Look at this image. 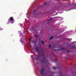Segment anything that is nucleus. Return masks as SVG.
Instances as JSON below:
<instances>
[{
  "mask_svg": "<svg viewBox=\"0 0 76 76\" xmlns=\"http://www.w3.org/2000/svg\"><path fill=\"white\" fill-rule=\"evenodd\" d=\"M36 12V10H33V12Z\"/></svg>",
  "mask_w": 76,
  "mask_h": 76,
  "instance_id": "ddd939ff",
  "label": "nucleus"
},
{
  "mask_svg": "<svg viewBox=\"0 0 76 76\" xmlns=\"http://www.w3.org/2000/svg\"><path fill=\"white\" fill-rule=\"evenodd\" d=\"M66 52H69V50H67V51H66Z\"/></svg>",
  "mask_w": 76,
  "mask_h": 76,
  "instance_id": "dca6fc26",
  "label": "nucleus"
},
{
  "mask_svg": "<svg viewBox=\"0 0 76 76\" xmlns=\"http://www.w3.org/2000/svg\"><path fill=\"white\" fill-rule=\"evenodd\" d=\"M42 44H44V42L43 41H42L41 42Z\"/></svg>",
  "mask_w": 76,
  "mask_h": 76,
  "instance_id": "423d86ee",
  "label": "nucleus"
},
{
  "mask_svg": "<svg viewBox=\"0 0 76 76\" xmlns=\"http://www.w3.org/2000/svg\"><path fill=\"white\" fill-rule=\"evenodd\" d=\"M23 34H24V33H23Z\"/></svg>",
  "mask_w": 76,
  "mask_h": 76,
  "instance_id": "4be33fe9",
  "label": "nucleus"
},
{
  "mask_svg": "<svg viewBox=\"0 0 76 76\" xmlns=\"http://www.w3.org/2000/svg\"><path fill=\"white\" fill-rule=\"evenodd\" d=\"M49 47H50V48L51 47V45H49Z\"/></svg>",
  "mask_w": 76,
  "mask_h": 76,
  "instance_id": "4468645a",
  "label": "nucleus"
},
{
  "mask_svg": "<svg viewBox=\"0 0 76 76\" xmlns=\"http://www.w3.org/2000/svg\"><path fill=\"white\" fill-rule=\"evenodd\" d=\"M56 18H57V17H56Z\"/></svg>",
  "mask_w": 76,
  "mask_h": 76,
  "instance_id": "aec40b11",
  "label": "nucleus"
},
{
  "mask_svg": "<svg viewBox=\"0 0 76 76\" xmlns=\"http://www.w3.org/2000/svg\"><path fill=\"white\" fill-rule=\"evenodd\" d=\"M60 0H58V1H60Z\"/></svg>",
  "mask_w": 76,
  "mask_h": 76,
  "instance_id": "6ab92c4d",
  "label": "nucleus"
},
{
  "mask_svg": "<svg viewBox=\"0 0 76 76\" xmlns=\"http://www.w3.org/2000/svg\"><path fill=\"white\" fill-rule=\"evenodd\" d=\"M36 50L37 51H38V49H37V47L36 48Z\"/></svg>",
  "mask_w": 76,
  "mask_h": 76,
  "instance_id": "f8f14e48",
  "label": "nucleus"
},
{
  "mask_svg": "<svg viewBox=\"0 0 76 76\" xmlns=\"http://www.w3.org/2000/svg\"><path fill=\"white\" fill-rule=\"evenodd\" d=\"M31 43H34V42L35 43V42H34V41H31Z\"/></svg>",
  "mask_w": 76,
  "mask_h": 76,
  "instance_id": "1a4fd4ad",
  "label": "nucleus"
},
{
  "mask_svg": "<svg viewBox=\"0 0 76 76\" xmlns=\"http://www.w3.org/2000/svg\"><path fill=\"white\" fill-rule=\"evenodd\" d=\"M42 63H46V60L45 58L44 59H43V60L42 61Z\"/></svg>",
  "mask_w": 76,
  "mask_h": 76,
  "instance_id": "20e7f679",
  "label": "nucleus"
},
{
  "mask_svg": "<svg viewBox=\"0 0 76 76\" xmlns=\"http://www.w3.org/2000/svg\"><path fill=\"white\" fill-rule=\"evenodd\" d=\"M10 21H13V20H14V18L12 17H10Z\"/></svg>",
  "mask_w": 76,
  "mask_h": 76,
  "instance_id": "7ed1b4c3",
  "label": "nucleus"
},
{
  "mask_svg": "<svg viewBox=\"0 0 76 76\" xmlns=\"http://www.w3.org/2000/svg\"><path fill=\"white\" fill-rule=\"evenodd\" d=\"M64 50V48H61L60 49V51H63V50Z\"/></svg>",
  "mask_w": 76,
  "mask_h": 76,
  "instance_id": "39448f33",
  "label": "nucleus"
},
{
  "mask_svg": "<svg viewBox=\"0 0 76 76\" xmlns=\"http://www.w3.org/2000/svg\"><path fill=\"white\" fill-rule=\"evenodd\" d=\"M35 37H37V35H35Z\"/></svg>",
  "mask_w": 76,
  "mask_h": 76,
  "instance_id": "2eb2a0df",
  "label": "nucleus"
},
{
  "mask_svg": "<svg viewBox=\"0 0 76 76\" xmlns=\"http://www.w3.org/2000/svg\"><path fill=\"white\" fill-rule=\"evenodd\" d=\"M39 53H41H41H42L43 56H45V54L43 53L44 50H42V49L41 48L40 49V50H39Z\"/></svg>",
  "mask_w": 76,
  "mask_h": 76,
  "instance_id": "f257e3e1",
  "label": "nucleus"
},
{
  "mask_svg": "<svg viewBox=\"0 0 76 76\" xmlns=\"http://www.w3.org/2000/svg\"><path fill=\"white\" fill-rule=\"evenodd\" d=\"M36 59H37V58H36Z\"/></svg>",
  "mask_w": 76,
  "mask_h": 76,
  "instance_id": "412c9836",
  "label": "nucleus"
},
{
  "mask_svg": "<svg viewBox=\"0 0 76 76\" xmlns=\"http://www.w3.org/2000/svg\"><path fill=\"white\" fill-rule=\"evenodd\" d=\"M31 38L29 39V40H31Z\"/></svg>",
  "mask_w": 76,
  "mask_h": 76,
  "instance_id": "f3484780",
  "label": "nucleus"
},
{
  "mask_svg": "<svg viewBox=\"0 0 76 76\" xmlns=\"http://www.w3.org/2000/svg\"><path fill=\"white\" fill-rule=\"evenodd\" d=\"M40 72L41 73L42 76L43 74H44V69L42 68L40 71Z\"/></svg>",
  "mask_w": 76,
  "mask_h": 76,
  "instance_id": "f03ea898",
  "label": "nucleus"
},
{
  "mask_svg": "<svg viewBox=\"0 0 76 76\" xmlns=\"http://www.w3.org/2000/svg\"><path fill=\"white\" fill-rule=\"evenodd\" d=\"M47 3L46 2H45L44 3V5H46V4H47Z\"/></svg>",
  "mask_w": 76,
  "mask_h": 76,
  "instance_id": "9b49d317",
  "label": "nucleus"
},
{
  "mask_svg": "<svg viewBox=\"0 0 76 76\" xmlns=\"http://www.w3.org/2000/svg\"><path fill=\"white\" fill-rule=\"evenodd\" d=\"M29 42H31V41H29Z\"/></svg>",
  "mask_w": 76,
  "mask_h": 76,
  "instance_id": "a211bd4d",
  "label": "nucleus"
},
{
  "mask_svg": "<svg viewBox=\"0 0 76 76\" xmlns=\"http://www.w3.org/2000/svg\"><path fill=\"white\" fill-rule=\"evenodd\" d=\"M56 69V67H53L52 68V69Z\"/></svg>",
  "mask_w": 76,
  "mask_h": 76,
  "instance_id": "9d476101",
  "label": "nucleus"
},
{
  "mask_svg": "<svg viewBox=\"0 0 76 76\" xmlns=\"http://www.w3.org/2000/svg\"><path fill=\"white\" fill-rule=\"evenodd\" d=\"M53 37V36H52V37L50 38V39H52Z\"/></svg>",
  "mask_w": 76,
  "mask_h": 76,
  "instance_id": "6e6552de",
  "label": "nucleus"
},
{
  "mask_svg": "<svg viewBox=\"0 0 76 76\" xmlns=\"http://www.w3.org/2000/svg\"><path fill=\"white\" fill-rule=\"evenodd\" d=\"M52 19H53V18H51L50 19L48 20V21H50V20H51Z\"/></svg>",
  "mask_w": 76,
  "mask_h": 76,
  "instance_id": "0eeeda50",
  "label": "nucleus"
}]
</instances>
